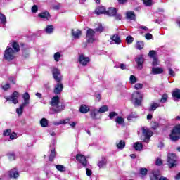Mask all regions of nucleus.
Returning <instances> with one entry per match:
<instances>
[{
	"mask_svg": "<svg viewBox=\"0 0 180 180\" xmlns=\"http://www.w3.org/2000/svg\"><path fill=\"white\" fill-rule=\"evenodd\" d=\"M52 75L53 79L56 82V85L53 89V94L56 95H60L61 92H63V89H64V85L61 82L63 81V76H61V72L57 68H53L52 69Z\"/></svg>",
	"mask_w": 180,
	"mask_h": 180,
	"instance_id": "f257e3e1",
	"label": "nucleus"
},
{
	"mask_svg": "<svg viewBox=\"0 0 180 180\" xmlns=\"http://www.w3.org/2000/svg\"><path fill=\"white\" fill-rule=\"evenodd\" d=\"M169 137L171 141H174V143H176V141H179V140H180V124L175 125L172 128L169 135Z\"/></svg>",
	"mask_w": 180,
	"mask_h": 180,
	"instance_id": "f03ea898",
	"label": "nucleus"
},
{
	"mask_svg": "<svg viewBox=\"0 0 180 180\" xmlns=\"http://www.w3.org/2000/svg\"><path fill=\"white\" fill-rule=\"evenodd\" d=\"M3 57L6 61H12L16 58V53L13 51L12 47L7 46L4 51Z\"/></svg>",
	"mask_w": 180,
	"mask_h": 180,
	"instance_id": "7ed1b4c3",
	"label": "nucleus"
},
{
	"mask_svg": "<svg viewBox=\"0 0 180 180\" xmlns=\"http://www.w3.org/2000/svg\"><path fill=\"white\" fill-rule=\"evenodd\" d=\"M96 31L92 28H89L86 31V37L87 39V43H94L95 41Z\"/></svg>",
	"mask_w": 180,
	"mask_h": 180,
	"instance_id": "20e7f679",
	"label": "nucleus"
},
{
	"mask_svg": "<svg viewBox=\"0 0 180 180\" xmlns=\"http://www.w3.org/2000/svg\"><path fill=\"white\" fill-rule=\"evenodd\" d=\"M78 63L82 65V67H86L89 63H91V58L88 56H85L84 53H82L79 56Z\"/></svg>",
	"mask_w": 180,
	"mask_h": 180,
	"instance_id": "39448f33",
	"label": "nucleus"
},
{
	"mask_svg": "<svg viewBox=\"0 0 180 180\" xmlns=\"http://www.w3.org/2000/svg\"><path fill=\"white\" fill-rule=\"evenodd\" d=\"M76 160L84 168H86V167H88V160H86V157L85 155L82 154H77Z\"/></svg>",
	"mask_w": 180,
	"mask_h": 180,
	"instance_id": "423d86ee",
	"label": "nucleus"
},
{
	"mask_svg": "<svg viewBox=\"0 0 180 180\" xmlns=\"http://www.w3.org/2000/svg\"><path fill=\"white\" fill-rule=\"evenodd\" d=\"M176 162V156H175L174 154H172L167 157V165L169 168H175V167L177 165Z\"/></svg>",
	"mask_w": 180,
	"mask_h": 180,
	"instance_id": "0eeeda50",
	"label": "nucleus"
},
{
	"mask_svg": "<svg viewBox=\"0 0 180 180\" xmlns=\"http://www.w3.org/2000/svg\"><path fill=\"white\" fill-rule=\"evenodd\" d=\"M19 96H20L19 92L15 91H13V93L12 94V95L11 96L5 97V99L6 101H11V102H13V103H14V105H16V104L19 103V100H18Z\"/></svg>",
	"mask_w": 180,
	"mask_h": 180,
	"instance_id": "6e6552de",
	"label": "nucleus"
},
{
	"mask_svg": "<svg viewBox=\"0 0 180 180\" xmlns=\"http://www.w3.org/2000/svg\"><path fill=\"white\" fill-rule=\"evenodd\" d=\"M161 177V171L160 169H154L149 174L150 180H160Z\"/></svg>",
	"mask_w": 180,
	"mask_h": 180,
	"instance_id": "1a4fd4ad",
	"label": "nucleus"
},
{
	"mask_svg": "<svg viewBox=\"0 0 180 180\" xmlns=\"http://www.w3.org/2000/svg\"><path fill=\"white\" fill-rule=\"evenodd\" d=\"M133 98L135 99V105H137V106H141V102L143 101V96L140 92L136 91L134 94H132Z\"/></svg>",
	"mask_w": 180,
	"mask_h": 180,
	"instance_id": "9d476101",
	"label": "nucleus"
},
{
	"mask_svg": "<svg viewBox=\"0 0 180 180\" xmlns=\"http://www.w3.org/2000/svg\"><path fill=\"white\" fill-rule=\"evenodd\" d=\"M142 134L143 137H145V140H150V138L153 137V134H154V133L151 130L143 127Z\"/></svg>",
	"mask_w": 180,
	"mask_h": 180,
	"instance_id": "9b49d317",
	"label": "nucleus"
},
{
	"mask_svg": "<svg viewBox=\"0 0 180 180\" xmlns=\"http://www.w3.org/2000/svg\"><path fill=\"white\" fill-rule=\"evenodd\" d=\"M135 61L137 64L138 70H141L143 68V64H144V55H139Z\"/></svg>",
	"mask_w": 180,
	"mask_h": 180,
	"instance_id": "f8f14e48",
	"label": "nucleus"
},
{
	"mask_svg": "<svg viewBox=\"0 0 180 180\" xmlns=\"http://www.w3.org/2000/svg\"><path fill=\"white\" fill-rule=\"evenodd\" d=\"M51 106L53 108H57L60 105V97L58 96H53L50 101Z\"/></svg>",
	"mask_w": 180,
	"mask_h": 180,
	"instance_id": "ddd939ff",
	"label": "nucleus"
},
{
	"mask_svg": "<svg viewBox=\"0 0 180 180\" xmlns=\"http://www.w3.org/2000/svg\"><path fill=\"white\" fill-rule=\"evenodd\" d=\"M8 176L9 178H14L15 179L19 178V172H18V169L13 168L8 171Z\"/></svg>",
	"mask_w": 180,
	"mask_h": 180,
	"instance_id": "4468645a",
	"label": "nucleus"
},
{
	"mask_svg": "<svg viewBox=\"0 0 180 180\" xmlns=\"http://www.w3.org/2000/svg\"><path fill=\"white\" fill-rule=\"evenodd\" d=\"M110 44H113V41L115 44H120L122 43V39L118 34H114L110 37Z\"/></svg>",
	"mask_w": 180,
	"mask_h": 180,
	"instance_id": "2eb2a0df",
	"label": "nucleus"
},
{
	"mask_svg": "<svg viewBox=\"0 0 180 180\" xmlns=\"http://www.w3.org/2000/svg\"><path fill=\"white\" fill-rule=\"evenodd\" d=\"M38 18L41 19H44L45 20H49V19L51 18V15L49 11H46L38 14Z\"/></svg>",
	"mask_w": 180,
	"mask_h": 180,
	"instance_id": "dca6fc26",
	"label": "nucleus"
},
{
	"mask_svg": "<svg viewBox=\"0 0 180 180\" xmlns=\"http://www.w3.org/2000/svg\"><path fill=\"white\" fill-rule=\"evenodd\" d=\"M117 13V8L110 7L108 9L105 11V15H108V16L113 17Z\"/></svg>",
	"mask_w": 180,
	"mask_h": 180,
	"instance_id": "f3484780",
	"label": "nucleus"
},
{
	"mask_svg": "<svg viewBox=\"0 0 180 180\" xmlns=\"http://www.w3.org/2000/svg\"><path fill=\"white\" fill-rule=\"evenodd\" d=\"M98 110H91L90 113V116L91 119H94V120H96L98 119H101V114H99Z\"/></svg>",
	"mask_w": 180,
	"mask_h": 180,
	"instance_id": "a211bd4d",
	"label": "nucleus"
},
{
	"mask_svg": "<svg viewBox=\"0 0 180 180\" xmlns=\"http://www.w3.org/2000/svg\"><path fill=\"white\" fill-rule=\"evenodd\" d=\"M96 15H106V8L105 6H98L95 10Z\"/></svg>",
	"mask_w": 180,
	"mask_h": 180,
	"instance_id": "6ab92c4d",
	"label": "nucleus"
},
{
	"mask_svg": "<svg viewBox=\"0 0 180 180\" xmlns=\"http://www.w3.org/2000/svg\"><path fill=\"white\" fill-rule=\"evenodd\" d=\"M11 47L13 49V51L16 53H19L20 51V46L19 45V43L17 41H13L11 43Z\"/></svg>",
	"mask_w": 180,
	"mask_h": 180,
	"instance_id": "aec40b11",
	"label": "nucleus"
},
{
	"mask_svg": "<svg viewBox=\"0 0 180 180\" xmlns=\"http://www.w3.org/2000/svg\"><path fill=\"white\" fill-rule=\"evenodd\" d=\"M22 98L24 99V102L22 103V104L27 105L30 103V95L29 94V93H24L22 95Z\"/></svg>",
	"mask_w": 180,
	"mask_h": 180,
	"instance_id": "412c9836",
	"label": "nucleus"
},
{
	"mask_svg": "<svg viewBox=\"0 0 180 180\" xmlns=\"http://www.w3.org/2000/svg\"><path fill=\"white\" fill-rule=\"evenodd\" d=\"M106 164H108V159L106 157H102L101 160H100L97 165L99 168H103V167L106 166Z\"/></svg>",
	"mask_w": 180,
	"mask_h": 180,
	"instance_id": "4be33fe9",
	"label": "nucleus"
},
{
	"mask_svg": "<svg viewBox=\"0 0 180 180\" xmlns=\"http://www.w3.org/2000/svg\"><path fill=\"white\" fill-rule=\"evenodd\" d=\"M162 72H164V69L162 68H160V67L152 68V74H153V75L162 74Z\"/></svg>",
	"mask_w": 180,
	"mask_h": 180,
	"instance_id": "5701e85b",
	"label": "nucleus"
},
{
	"mask_svg": "<svg viewBox=\"0 0 180 180\" xmlns=\"http://www.w3.org/2000/svg\"><path fill=\"white\" fill-rule=\"evenodd\" d=\"M64 109H65V104L64 103H62L60 105V107L58 104L57 107L52 108V110L55 113H60V112H61L62 110H64Z\"/></svg>",
	"mask_w": 180,
	"mask_h": 180,
	"instance_id": "b1692460",
	"label": "nucleus"
},
{
	"mask_svg": "<svg viewBox=\"0 0 180 180\" xmlns=\"http://www.w3.org/2000/svg\"><path fill=\"white\" fill-rule=\"evenodd\" d=\"M172 96L175 99H180V89L178 88L174 89L172 93Z\"/></svg>",
	"mask_w": 180,
	"mask_h": 180,
	"instance_id": "393cba45",
	"label": "nucleus"
},
{
	"mask_svg": "<svg viewBox=\"0 0 180 180\" xmlns=\"http://www.w3.org/2000/svg\"><path fill=\"white\" fill-rule=\"evenodd\" d=\"M160 103H152L150 107L148 108V112H154V110H157V108H160Z\"/></svg>",
	"mask_w": 180,
	"mask_h": 180,
	"instance_id": "a878e982",
	"label": "nucleus"
},
{
	"mask_svg": "<svg viewBox=\"0 0 180 180\" xmlns=\"http://www.w3.org/2000/svg\"><path fill=\"white\" fill-rule=\"evenodd\" d=\"M143 143L140 142H136L134 143V148L136 150V151H141L143 150Z\"/></svg>",
	"mask_w": 180,
	"mask_h": 180,
	"instance_id": "bb28decb",
	"label": "nucleus"
},
{
	"mask_svg": "<svg viewBox=\"0 0 180 180\" xmlns=\"http://www.w3.org/2000/svg\"><path fill=\"white\" fill-rule=\"evenodd\" d=\"M79 112L80 113H88L89 112V108L86 106V105L83 104L79 108Z\"/></svg>",
	"mask_w": 180,
	"mask_h": 180,
	"instance_id": "cd10ccee",
	"label": "nucleus"
},
{
	"mask_svg": "<svg viewBox=\"0 0 180 180\" xmlns=\"http://www.w3.org/2000/svg\"><path fill=\"white\" fill-rule=\"evenodd\" d=\"M45 32L48 34H51V33L54 32V26L51 25H47L46 27L45 28Z\"/></svg>",
	"mask_w": 180,
	"mask_h": 180,
	"instance_id": "c85d7f7f",
	"label": "nucleus"
},
{
	"mask_svg": "<svg viewBox=\"0 0 180 180\" xmlns=\"http://www.w3.org/2000/svg\"><path fill=\"white\" fill-rule=\"evenodd\" d=\"M124 147H126V142H124L123 140H120L117 144V148H119V150H123Z\"/></svg>",
	"mask_w": 180,
	"mask_h": 180,
	"instance_id": "c756f323",
	"label": "nucleus"
},
{
	"mask_svg": "<svg viewBox=\"0 0 180 180\" xmlns=\"http://www.w3.org/2000/svg\"><path fill=\"white\" fill-rule=\"evenodd\" d=\"M40 124L41 127H47L49 126V120L46 118H42L40 120Z\"/></svg>",
	"mask_w": 180,
	"mask_h": 180,
	"instance_id": "7c9ffc66",
	"label": "nucleus"
},
{
	"mask_svg": "<svg viewBox=\"0 0 180 180\" xmlns=\"http://www.w3.org/2000/svg\"><path fill=\"white\" fill-rule=\"evenodd\" d=\"M54 158H56V149L51 150V154L49 157V160L51 162H52V161H54Z\"/></svg>",
	"mask_w": 180,
	"mask_h": 180,
	"instance_id": "2f4dec72",
	"label": "nucleus"
},
{
	"mask_svg": "<svg viewBox=\"0 0 180 180\" xmlns=\"http://www.w3.org/2000/svg\"><path fill=\"white\" fill-rule=\"evenodd\" d=\"M127 19H130V20H134L136 19V15L134 13L129 11L127 13Z\"/></svg>",
	"mask_w": 180,
	"mask_h": 180,
	"instance_id": "473e14b6",
	"label": "nucleus"
},
{
	"mask_svg": "<svg viewBox=\"0 0 180 180\" xmlns=\"http://www.w3.org/2000/svg\"><path fill=\"white\" fill-rule=\"evenodd\" d=\"M27 106L25 104H21L20 105V108L16 109V112L18 115H22L23 113V109H25V107Z\"/></svg>",
	"mask_w": 180,
	"mask_h": 180,
	"instance_id": "72a5a7b5",
	"label": "nucleus"
},
{
	"mask_svg": "<svg viewBox=\"0 0 180 180\" xmlns=\"http://www.w3.org/2000/svg\"><path fill=\"white\" fill-rule=\"evenodd\" d=\"M72 34L75 39H79L81 34H82V32H81L79 30H77V31L72 32Z\"/></svg>",
	"mask_w": 180,
	"mask_h": 180,
	"instance_id": "f704fd0d",
	"label": "nucleus"
},
{
	"mask_svg": "<svg viewBox=\"0 0 180 180\" xmlns=\"http://www.w3.org/2000/svg\"><path fill=\"white\" fill-rule=\"evenodd\" d=\"M99 113H105L109 110V107L108 105H103L98 110Z\"/></svg>",
	"mask_w": 180,
	"mask_h": 180,
	"instance_id": "c9c22d12",
	"label": "nucleus"
},
{
	"mask_svg": "<svg viewBox=\"0 0 180 180\" xmlns=\"http://www.w3.org/2000/svg\"><path fill=\"white\" fill-rule=\"evenodd\" d=\"M7 157H8L10 161H15V160H16V155H15V153H7Z\"/></svg>",
	"mask_w": 180,
	"mask_h": 180,
	"instance_id": "e433bc0d",
	"label": "nucleus"
},
{
	"mask_svg": "<svg viewBox=\"0 0 180 180\" xmlns=\"http://www.w3.org/2000/svg\"><path fill=\"white\" fill-rule=\"evenodd\" d=\"M105 30V27H103L102 24H99L98 26L94 29V32H97L98 33H102Z\"/></svg>",
	"mask_w": 180,
	"mask_h": 180,
	"instance_id": "4c0bfd02",
	"label": "nucleus"
},
{
	"mask_svg": "<svg viewBox=\"0 0 180 180\" xmlns=\"http://www.w3.org/2000/svg\"><path fill=\"white\" fill-rule=\"evenodd\" d=\"M29 56H30V53L26 49H22V57L24 58H29Z\"/></svg>",
	"mask_w": 180,
	"mask_h": 180,
	"instance_id": "58836bf2",
	"label": "nucleus"
},
{
	"mask_svg": "<svg viewBox=\"0 0 180 180\" xmlns=\"http://www.w3.org/2000/svg\"><path fill=\"white\" fill-rule=\"evenodd\" d=\"M167 101H168V94L165 93L162 94L160 102H161L162 103H165V102H167Z\"/></svg>",
	"mask_w": 180,
	"mask_h": 180,
	"instance_id": "ea45409f",
	"label": "nucleus"
},
{
	"mask_svg": "<svg viewBox=\"0 0 180 180\" xmlns=\"http://www.w3.org/2000/svg\"><path fill=\"white\" fill-rule=\"evenodd\" d=\"M54 60L56 63H58L60 61V58H61V53L60 52H56L54 53Z\"/></svg>",
	"mask_w": 180,
	"mask_h": 180,
	"instance_id": "a19ab883",
	"label": "nucleus"
},
{
	"mask_svg": "<svg viewBox=\"0 0 180 180\" xmlns=\"http://www.w3.org/2000/svg\"><path fill=\"white\" fill-rule=\"evenodd\" d=\"M148 172V169H147V168H146V167H141L140 169V174L143 176H146V175H147Z\"/></svg>",
	"mask_w": 180,
	"mask_h": 180,
	"instance_id": "79ce46f5",
	"label": "nucleus"
},
{
	"mask_svg": "<svg viewBox=\"0 0 180 180\" xmlns=\"http://www.w3.org/2000/svg\"><path fill=\"white\" fill-rule=\"evenodd\" d=\"M148 56L150 58H155L157 57V51L151 50L149 51Z\"/></svg>",
	"mask_w": 180,
	"mask_h": 180,
	"instance_id": "37998d69",
	"label": "nucleus"
},
{
	"mask_svg": "<svg viewBox=\"0 0 180 180\" xmlns=\"http://www.w3.org/2000/svg\"><path fill=\"white\" fill-rule=\"evenodd\" d=\"M129 81L130 84L133 85V84H136V82H137V77H136L134 75H131L129 77Z\"/></svg>",
	"mask_w": 180,
	"mask_h": 180,
	"instance_id": "c03bdc74",
	"label": "nucleus"
},
{
	"mask_svg": "<svg viewBox=\"0 0 180 180\" xmlns=\"http://www.w3.org/2000/svg\"><path fill=\"white\" fill-rule=\"evenodd\" d=\"M56 168L60 172H64V171H65V167L63 165H56Z\"/></svg>",
	"mask_w": 180,
	"mask_h": 180,
	"instance_id": "a18cd8bd",
	"label": "nucleus"
},
{
	"mask_svg": "<svg viewBox=\"0 0 180 180\" xmlns=\"http://www.w3.org/2000/svg\"><path fill=\"white\" fill-rule=\"evenodd\" d=\"M126 41H127V44H131V43H133V41H134V38L133 37H131V35H129L126 38Z\"/></svg>",
	"mask_w": 180,
	"mask_h": 180,
	"instance_id": "49530a36",
	"label": "nucleus"
},
{
	"mask_svg": "<svg viewBox=\"0 0 180 180\" xmlns=\"http://www.w3.org/2000/svg\"><path fill=\"white\" fill-rule=\"evenodd\" d=\"M136 49L138 50H141L142 49H144V42H143V41H138L136 43Z\"/></svg>",
	"mask_w": 180,
	"mask_h": 180,
	"instance_id": "de8ad7c7",
	"label": "nucleus"
},
{
	"mask_svg": "<svg viewBox=\"0 0 180 180\" xmlns=\"http://www.w3.org/2000/svg\"><path fill=\"white\" fill-rule=\"evenodd\" d=\"M115 122L118 123V124H123V123H124V118L122 117H117Z\"/></svg>",
	"mask_w": 180,
	"mask_h": 180,
	"instance_id": "09e8293b",
	"label": "nucleus"
},
{
	"mask_svg": "<svg viewBox=\"0 0 180 180\" xmlns=\"http://www.w3.org/2000/svg\"><path fill=\"white\" fill-rule=\"evenodd\" d=\"M0 20H1V23L5 25L6 23V16L4 15L2 13H0Z\"/></svg>",
	"mask_w": 180,
	"mask_h": 180,
	"instance_id": "8fccbe9b",
	"label": "nucleus"
},
{
	"mask_svg": "<svg viewBox=\"0 0 180 180\" xmlns=\"http://www.w3.org/2000/svg\"><path fill=\"white\" fill-rule=\"evenodd\" d=\"M151 126H152L153 130H157V129L160 127V124L157 122H151Z\"/></svg>",
	"mask_w": 180,
	"mask_h": 180,
	"instance_id": "3c124183",
	"label": "nucleus"
},
{
	"mask_svg": "<svg viewBox=\"0 0 180 180\" xmlns=\"http://www.w3.org/2000/svg\"><path fill=\"white\" fill-rule=\"evenodd\" d=\"M137 118V115L136 113L131 112L127 117V120H133V119Z\"/></svg>",
	"mask_w": 180,
	"mask_h": 180,
	"instance_id": "603ef678",
	"label": "nucleus"
},
{
	"mask_svg": "<svg viewBox=\"0 0 180 180\" xmlns=\"http://www.w3.org/2000/svg\"><path fill=\"white\" fill-rule=\"evenodd\" d=\"M12 134V129H7L4 131L3 136H10Z\"/></svg>",
	"mask_w": 180,
	"mask_h": 180,
	"instance_id": "864d4df0",
	"label": "nucleus"
},
{
	"mask_svg": "<svg viewBox=\"0 0 180 180\" xmlns=\"http://www.w3.org/2000/svg\"><path fill=\"white\" fill-rule=\"evenodd\" d=\"M155 164V165H158V167H161V165H162V164H163L162 160H161V158H158L156 159Z\"/></svg>",
	"mask_w": 180,
	"mask_h": 180,
	"instance_id": "5fc2aeb1",
	"label": "nucleus"
},
{
	"mask_svg": "<svg viewBox=\"0 0 180 180\" xmlns=\"http://www.w3.org/2000/svg\"><path fill=\"white\" fill-rule=\"evenodd\" d=\"M143 2L146 6H151L153 5V0H143Z\"/></svg>",
	"mask_w": 180,
	"mask_h": 180,
	"instance_id": "6e6d98bb",
	"label": "nucleus"
},
{
	"mask_svg": "<svg viewBox=\"0 0 180 180\" xmlns=\"http://www.w3.org/2000/svg\"><path fill=\"white\" fill-rule=\"evenodd\" d=\"M153 60L152 62V65L153 67H156V65H158L159 62H158V58H153Z\"/></svg>",
	"mask_w": 180,
	"mask_h": 180,
	"instance_id": "4d7b16f0",
	"label": "nucleus"
},
{
	"mask_svg": "<svg viewBox=\"0 0 180 180\" xmlns=\"http://www.w3.org/2000/svg\"><path fill=\"white\" fill-rule=\"evenodd\" d=\"M117 112L112 111L111 112L109 113L108 117H110V119L112 120V119H113V117H115V116H117Z\"/></svg>",
	"mask_w": 180,
	"mask_h": 180,
	"instance_id": "13d9d810",
	"label": "nucleus"
},
{
	"mask_svg": "<svg viewBox=\"0 0 180 180\" xmlns=\"http://www.w3.org/2000/svg\"><path fill=\"white\" fill-rule=\"evenodd\" d=\"M143 86H144V85L143 84L138 83L134 85V89H142Z\"/></svg>",
	"mask_w": 180,
	"mask_h": 180,
	"instance_id": "bf43d9fd",
	"label": "nucleus"
},
{
	"mask_svg": "<svg viewBox=\"0 0 180 180\" xmlns=\"http://www.w3.org/2000/svg\"><path fill=\"white\" fill-rule=\"evenodd\" d=\"M8 81L13 84V85H16V78L13 77H10Z\"/></svg>",
	"mask_w": 180,
	"mask_h": 180,
	"instance_id": "052dcab7",
	"label": "nucleus"
},
{
	"mask_svg": "<svg viewBox=\"0 0 180 180\" xmlns=\"http://www.w3.org/2000/svg\"><path fill=\"white\" fill-rule=\"evenodd\" d=\"M31 11L32 13H36L39 11V7L37 6V5H34L32 7Z\"/></svg>",
	"mask_w": 180,
	"mask_h": 180,
	"instance_id": "680f3d73",
	"label": "nucleus"
},
{
	"mask_svg": "<svg viewBox=\"0 0 180 180\" xmlns=\"http://www.w3.org/2000/svg\"><path fill=\"white\" fill-rule=\"evenodd\" d=\"M18 137V134H16L15 132H11V134H10V139L11 140H15V139H17Z\"/></svg>",
	"mask_w": 180,
	"mask_h": 180,
	"instance_id": "e2e57ef3",
	"label": "nucleus"
},
{
	"mask_svg": "<svg viewBox=\"0 0 180 180\" xmlns=\"http://www.w3.org/2000/svg\"><path fill=\"white\" fill-rule=\"evenodd\" d=\"M112 17L115 18V20H122V15L117 13H116L115 15Z\"/></svg>",
	"mask_w": 180,
	"mask_h": 180,
	"instance_id": "0e129e2a",
	"label": "nucleus"
},
{
	"mask_svg": "<svg viewBox=\"0 0 180 180\" xmlns=\"http://www.w3.org/2000/svg\"><path fill=\"white\" fill-rule=\"evenodd\" d=\"M168 70H169V75H170L171 77H175V72L174 71V70H172V68H169Z\"/></svg>",
	"mask_w": 180,
	"mask_h": 180,
	"instance_id": "69168bd1",
	"label": "nucleus"
},
{
	"mask_svg": "<svg viewBox=\"0 0 180 180\" xmlns=\"http://www.w3.org/2000/svg\"><path fill=\"white\" fill-rule=\"evenodd\" d=\"M145 39H146V40H151V39H153V34L150 33H146L145 34Z\"/></svg>",
	"mask_w": 180,
	"mask_h": 180,
	"instance_id": "338daca9",
	"label": "nucleus"
},
{
	"mask_svg": "<svg viewBox=\"0 0 180 180\" xmlns=\"http://www.w3.org/2000/svg\"><path fill=\"white\" fill-rule=\"evenodd\" d=\"M11 89V84H9V83H7L4 86H2V89H4V91H6L7 89Z\"/></svg>",
	"mask_w": 180,
	"mask_h": 180,
	"instance_id": "774afa93",
	"label": "nucleus"
}]
</instances>
